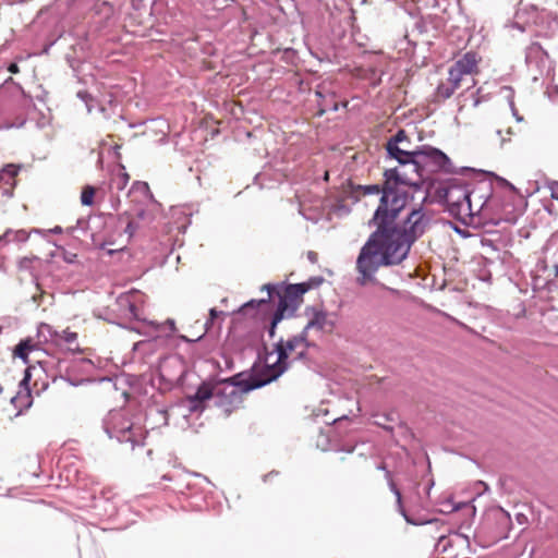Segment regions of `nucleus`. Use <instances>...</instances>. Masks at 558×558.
I'll return each mask as SVG.
<instances>
[{"label":"nucleus","instance_id":"36","mask_svg":"<svg viewBox=\"0 0 558 558\" xmlns=\"http://www.w3.org/2000/svg\"><path fill=\"white\" fill-rule=\"evenodd\" d=\"M96 189L90 184H86L81 192V204L83 206H93L95 203Z\"/></svg>","mask_w":558,"mask_h":558},{"label":"nucleus","instance_id":"51","mask_svg":"<svg viewBox=\"0 0 558 558\" xmlns=\"http://www.w3.org/2000/svg\"><path fill=\"white\" fill-rule=\"evenodd\" d=\"M11 404L19 409V413H22L23 410H26L27 408H22V403L24 402V396H20L19 392H16V395H14L11 400H10Z\"/></svg>","mask_w":558,"mask_h":558},{"label":"nucleus","instance_id":"54","mask_svg":"<svg viewBox=\"0 0 558 558\" xmlns=\"http://www.w3.org/2000/svg\"><path fill=\"white\" fill-rule=\"evenodd\" d=\"M324 277L322 276H313V277H310L306 281L312 289H315V288H318L323 282H324Z\"/></svg>","mask_w":558,"mask_h":558},{"label":"nucleus","instance_id":"26","mask_svg":"<svg viewBox=\"0 0 558 558\" xmlns=\"http://www.w3.org/2000/svg\"><path fill=\"white\" fill-rule=\"evenodd\" d=\"M1 236H7L3 241L5 246L11 242L25 243L29 238V233L24 229L13 230L9 228L4 231L3 234H1Z\"/></svg>","mask_w":558,"mask_h":558},{"label":"nucleus","instance_id":"39","mask_svg":"<svg viewBox=\"0 0 558 558\" xmlns=\"http://www.w3.org/2000/svg\"><path fill=\"white\" fill-rule=\"evenodd\" d=\"M38 259L39 258L37 256H32V257L25 256V257H22V258H20V260L17 263V268L21 271H27L32 276H34L33 263L35 260H38Z\"/></svg>","mask_w":558,"mask_h":558},{"label":"nucleus","instance_id":"47","mask_svg":"<svg viewBox=\"0 0 558 558\" xmlns=\"http://www.w3.org/2000/svg\"><path fill=\"white\" fill-rule=\"evenodd\" d=\"M293 363L294 362H292V359H290V355L277 354V361L275 362V366H277V367L286 366V372H287Z\"/></svg>","mask_w":558,"mask_h":558},{"label":"nucleus","instance_id":"64","mask_svg":"<svg viewBox=\"0 0 558 558\" xmlns=\"http://www.w3.org/2000/svg\"><path fill=\"white\" fill-rule=\"evenodd\" d=\"M344 422H350V418L348 415H342V416L333 420V424H335L336 428H340L341 424Z\"/></svg>","mask_w":558,"mask_h":558},{"label":"nucleus","instance_id":"48","mask_svg":"<svg viewBox=\"0 0 558 558\" xmlns=\"http://www.w3.org/2000/svg\"><path fill=\"white\" fill-rule=\"evenodd\" d=\"M69 368L70 367H66L65 369V375H61L60 378L64 381H66L69 385L73 386V387H78L80 385L88 381L87 379H76V378H73L69 375Z\"/></svg>","mask_w":558,"mask_h":558},{"label":"nucleus","instance_id":"25","mask_svg":"<svg viewBox=\"0 0 558 558\" xmlns=\"http://www.w3.org/2000/svg\"><path fill=\"white\" fill-rule=\"evenodd\" d=\"M37 337L39 340L43 339L45 342L50 339L57 343L59 341L60 332L53 329L49 324L40 323L37 327Z\"/></svg>","mask_w":558,"mask_h":558},{"label":"nucleus","instance_id":"11","mask_svg":"<svg viewBox=\"0 0 558 558\" xmlns=\"http://www.w3.org/2000/svg\"><path fill=\"white\" fill-rule=\"evenodd\" d=\"M287 282L280 283H266L262 287V290L268 293V298L263 299H251L243 303L238 310L236 314L248 317H257L262 314L264 318L267 314V307L271 306V299L276 298L278 292L284 287Z\"/></svg>","mask_w":558,"mask_h":558},{"label":"nucleus","instance_id":"22","mask_svg":"<svg viewBox=\"0 0 558 558\" xmlns=\"http://www.w3.org/2000/svg\"><path fill=\"white\" fill-rule=\"evenodd\" d=\"M292 362H300L302 363L308 371H312L314 373H320L322 365L319 361L314 357L310 351L307 350H301L298 352L293 357Z\"/></svg>","mask_w":558,"mask_h":558},{"label":"nucleus","instance_id":"17","mask_svg":"<svg viewBox=\"0 0 558 558\" xmlns=\"http://www.w3.org/2000/svg\"><path fill=\"white\" fill-rule=\"evenodd\" d=\"M326 315L324 306L307 305L304 308V316L308 318L307 329L325 332Z\"/></svg>","mask_w":558,"mask_h":558},{"label":"nucleus","instance_id":"62","mask_svg":"<svg viewBox=\"0 0 558 558\" xmlns=\"http://www.w3.org/2000/svg\"><path fill=\"white\" fill-rule=\"evenodd\" d=\"M315 350V351H318L319 350V345L315 342V341H312V340H308L306 341L304 344H303V350Z\"/></svg>","mask_w":558,"mask_h":558},{"label":"nucleus","instance_id":"42","mask_svg":"<svg viewBox=\"0 0 558 558\" xmlns=\"http://www.w3.org/2000/svg\"><path fill=\"white\" fill-rule=\"evenodd\" d=\"M131 216H134L137 220H147L148 222L155 220V214L153 210H147L143 207L135 208L134 214H131Z\"/></svg>","mask_w":558,"mask_h":558},{"label":"nucleus","instance_id":"8","mask_svg":"<svg viewBox=\"0 0 558 558\" xmlns=\"http://www.w3.org/2000/svg\"><path fill=\"white\" fill-rule=\"evenodd\" d=\"M512 521L509 512L500 507L489 509L478 530V536L487 546L495 544L508 536Z\"/></svg>","mask_w":558,"mask_h":558},{"label":"nucleus","instance_id":"45","mask_svg":"<svg viewBox=\"0 0 558 558\" xmlns=\"http://www.w3.org/2000/svg\"><path fill=\"white\" fill-rule=\"evenodd\" d=\"M272 353H274V351L272 352L268 351L267 344L264 341H262V344L257 350V357L255 361H258L259 359H262L263 360L262 363H264V364L268 363V359H269V356L272 355Z\"/></svg>","mask_w":558,"mask_h":558},{"label":"nucleus","instance_id":"24","mask_svg":"<svg viewBox=\"0 0 558 558\" xmlns=\"http://www.w3.org/2000/svg\"><path fill=\"white\" fill-rule=\"evenodd\" d=\"M95 4V13L100 16L104 21L108 22L114 16L117 11V3L109 0H97Z\"/></svg>","mask_w":558,"mask_h":558},{"label":"nucleus","instance_id":"21","mask_svg":"<svg viewBox=\"0 0 558 558\" xmlns=\"http://www.w3.org/2000/svg\"><path fill=\"white\" fill-rule=\"evenodd\" d=\"M36 349L33 339L27 337L21 339L13 349V357L20 359L25 365L29 364V353Z\"/></svg>","mask_w":558,"mask_h":558},{"label":"nucleus","instance_id":"32","mask_svg":"<svg viewBox=\"0 0 558 558\" xmlns=\"http://www.w3.org/2000/svg\"><path fill=\"white\" fill-rule=\"evenodd\" d=\"M130 181V175L125 171V167L120 165L119 173L112 179V186H114L118 191H122L125 189Z\"/></svg>","mask_w":558,"mask_h":558},{"label":"nucleus","instance_id":"1","mask_svg":"<svg viewBox=\"0 0 558 558\" xmlns=\"http://www.w3.org/2000/svg\"><path fill=\"white\" fill-rule=\"evenodd\" d=\"M374 194L380 195L379 204L373 218L368 221V226H375L376 229L361 247L355 263L359 272L355 282L362 287L378 282L375 275L384 266V183L356 185L348 181V186L343 190L342 195L337 196L331 204L335 214L340 217L347 216L351 213V206L345 203L347 199H350L353 205L360 201L361 195Z\"/></svg>","mask_w":558,"mask_h":558},{"label":"nucleus","instance_id":"12","mask_svg":"<svg viewBox=\"0 0 558 558\" xmlns=\"http://www.w3.org/2000/svg\"><path fill=\"white\" fill-rule=\"evenodd\" d=\"M72 37L69 51L65 53V61L71 68L73 75L78 77L82 72V65L89 57L90 43L88 37L84 34L77 37Z\"/></svg>","mask_w":558,"mask_h":558},{"label":"nucleus","instance_id":"23","mask_svg":"<svg viewBox=\"0 0 558 558\" xmlns=\"http://www.w3.org/2000/svg\"><path fill=\"white\" fill-rule=\"evenodd\" d=\"M268 314L262 318V314L257 317H252L253 319L257 320H265L269 317L268 326L266 327L267 335L270 339H272L276 336L278 325L286 318L284 314H279L275 311H271L270 307H267Z\"/></svg>","mask_w":558,"mask_h":558},{"label":"nucleus","instance_id":"57","mask_svg":"<svg viewBox=\"0 0 558 558\" xmlns=\"http://www.w3.org/2000/svg\"><path fill=\"white\" fill-rule=\"evenodd\" d=\"M547 187H548V190L550 192V197L553 199L558 201V181H550L547 184Z\"/></svg>","mask_w":558,"mask_h":558},{"label":"nucleus","instance_id":"49","mask_svg":"<svg viewBox=\"0 0 558 558\" xmlns=\"http://www.w3.org/2000/svg\"><path fill=\"white\" fill-rule=\"evenodd\" d=\"M274 353L276 354H284V355H291V351L284 345L283 338H280L275 344H274Z\"/></svg>","mask_w":558,"mask_h":558},{"label":"nucleus","instance_id":"61","mask_svg":"<svg viewBox=\"0 0 558 558\" xmlns=\"http://www.w3.org/2000/svg\"><path fill=\"white\" fill-rule=\"evenodd\" d=\"M204 336H205V333L198 336L195 339H191V338L186 337L185 335H179L178 339H180L181 341L186 342V343H196V342L201 341L204 338Z\"/></svg>","mask_w":558,"mask_h":558},{"label":"nucleus","instance_id":"37","mask_svg":"<svg viewBox=\"0 0 558 558\" xmlns=\"http://www.w3.org/2000/svg\"><path fill=\"white\" fill-rule=\"evenodd\" d=\"M71 367H78L82 372L90 374L92 371L95 368V363L88 357H80L71 362Z\"/></svg>","mask_w":558,"mask_h":558},{"label":"nucleus","instance_id":"46","mask_svg":"<svg viewBox=\"0 0 558 558\" xmlns=\"http://www.w3.org/2000/svg\"><path fill=\"white\" fill-rule=\"evenodd\" d=\"M336 317H337L336 313H329L327 311L325 332L330 333L333 331V329L336 328V325H337Z\"/></svg>","mask_w":558,"mask_h":558},{"label":"nucleus","instance_id":"40","mask_svg":"<svg viewBox=\"0 0 558 558\" xmlns=\"http://www.w3.org/2000/svg\"><path fill=\"white\" fill-rule=\"evenodd\" d=\"M117 108L118 105L112 101H108L106 105H98V111L102 114L105 120H110L116 114Z\"/></svg>","mask_w":558,"mask_h":558},{"label":"nucleus","instance_id":"13","mask_svg":"<svg viewBox=\"0 0 558 558\" xmlns=\"http://www.w3.org/2000/svg\"><path fill=\"white\" fill-rule=\"evenodd\" d=\"M558 10L553 7H543L538 9V4L529 2L527 0H521L519 8L515 13L518 21H522L525 25H538L543 23L545 15L553 16L557 15Z\"/></svg>","mask_w":558,"mask_h":558},{"label":"nucleus","instance_id":"56","mask_svg":"<svg viewBox=\"0 0 558 558\" xmlns=\"http://www.w3.org/2000/svg\"><path fill=\"white\" fill-rule=\"evenodd\" d=\"M26 123V120L25 119H22L17 122H14V123H4V124H0V131L1 130H9V129H13V128H16V129H21L25 125Z\"/></svg>","mask_w":558,"mask_h":558},{"label":"nucleus","instance_id":"43","mask_svg":"<svg viewBox=\"0 0 558 558\" xmlns=\"http://www.w3.org/2000/svg\"><path fill=\"white\" fill-rule=\"evenodd\" d=\"M360 456H369L372 465H374L378 471H384V456L380 452H371L366 453L361 451Z\"/></svg>","mask_w":558,"mask_h":558},{"label":"nucleus","instance_id":"31","mask_svg":"<svg viewBox=\"0 0 558 558\" xmlns=\"http://www.w3.org/2000/svg\"><path fill=\"white\" fill-rule=\"evenodd\" d=\"M20 396H24V402L22 403V408H31L33 404V396L31 389V383L26 379H21L19 383V391Z\"/></svg>","mask_w":558,"mask_h":558},{"label":"nucleus","instance_id":"33","mask_svg":"<svg viewBox=\"0 0 558 558\" xmlns=\"http://www.w3.org/2000/svg\"><path fill=\"white\" fill-rule=\"evenodd\" d=\"M226 313L223 311L217 310L216 307H211L208 313V318L204 324L205 332L208 333L213 330L216 322L225 316Z\"/></svg>","mask_w":558,"mask_h":558},{"label":"nucleus","instance_id":"9","mask_svg":"<svg viewBox=\"0 0 558 558\" xmlns=\"http://www.w3.org/2000/svg\"><path fill=\"white\" fill-rule=\"evenodd\" d=\"M416 182V177L413 182H402L386 170V221L388 225L390 219H395L405 208L410 199L409 185Z\"/></svg>","mask_w":558,"mask_h":558},{"label":"nucleus","instance_id":"59","mask_svg":"<svg viewBox=\"0 0 558 558\" xmlns=\"http://www.w3.org/2000/svg\"><path fill=\"white\" fill-rule=\"evenodd\" d=\"M284 345L291 351L293 352L299 345H301L299 343V341L296 340V338L294 336H291L290 338H288V340L284 341Z\"/></svg>","mask_w":558,"mask_h":558},{"label":"nucleus","instance_id":"5","mask_svg":"<svg viewBox=\"0 0 558 558\" xmlns=\"http://www.w3.org/2000/svg\"><path fill=\"white\" fill-rule=\"evenodd\" d=\"M481 61L482 58L474 51H468L457 59L448 70L447 80L437 85L433 95L434 102H445L453 96L456 90L463 86L474 88Z\"/></svg>","mask_w":558,"mask_h":558},{"label":"nucleus","instance_id":"29","mask_svg":"<svg viewBox=\"0 0 558 558\" xmlns=\"http://www.w3.org/2000/svg\"><path fill=\"white\" fill-rule=\"evenodd\" d=\"M21 170L20 165L7 163L0 170V181L9 184V180H14Z\"/></svg>","mask_w":558,"mask_h":558},{"label":"nucleus","instance_id":"14","mask_svg":"<svg viewBox=\"0 0 558 558\" xmlns=\"http://www.w3.org/2000/svg\"><path fill=\"white\" fill-rule=\"evenodd\" d=\"M417 159L420 161V174L421 177L416 180L418 181L423 174L424 167H429L430 172H437L444 170L449 163V158L446 154L437 148H426L424 150H420L417 155Z\"/></svg>","mask_w":558,"mask_h":558},{"label":"nucleus","instance_id":"4","mask_svg":"<svg viewBox=\"0 0 558 558\" xmlns=\"http://www.w3.org/2000/svg\"><path fill=\"white\" fill-rule=\"evenodd\" d=\"M424 229V214L421 209H412L401 227L391 228L386 222V265L401 263Z\"/></svg>","mask_w":558,"mask_h":558},{"label":"nucleus","instance_id":"18","mask_svg":"<svg viewBox=\"0 0 558 558\" xmlns=\"http://www.w3.org/2000/svg\"><path fill=\"white\" fill-rule=\"evenodd\" d=\"M144 294L141 291L137 290H131L128 293H123L118 296L117 303L120 306V308H128L131 317L134 320L137 322H146L145 319H142L138 315V307L136 305V302L140 301L141 298H143Z\"/></svg>","mask_w":558,"mask_h":558},{"label":"nucleus","instance_id":"27","mask_svg":"<svg viewBox=\"0 0 558 558\" xmlns=\"http://www.w3.org/2000/svg\"><path fill=\"white\" fill-rule=\"evenodd\" d=\"M496 203V197H487L486 195H478L475 191V197L473 198V208L475 214H480L484 210H487L490 206H493Z\"/></svg>","mask_w":558,"mask_h":558},{"label":"nucleus","instance_id":"53","mask_svg":"<svg viewBox=\"0 0 558 558\" xmlns=\"http://www.w3.org/2000/svg\"><path fill=\"white\" fill-rule=\"evenodd\" d=\"M312 329H307V325H305L304 328L298 335H294V337L296 338L301 345H303L306 341L310 340L308 333Z\"/></svg>","mask_w":558,"mask_h":558},{"label":"nucleus","instance_id":"3","mask_svg":"<svg viewBox=\"0 0 558 558\" xmlns=\"http://www.w3.org/2000/svg\"><path fill=\"white\" fill-rule=\"evenodd\" d=\"M420 150L412 149V143L404 130L386 142V170L395 174V179L402 182H413L420 174Z\"/></svg>","mask_w":558,"mask_h":558},{"label":"nucleus","instance_id":"10","mask_svg":"<svg viewBox=\"0 0 558 558\" xmlns=\"http://www.w3.org/2000/svg\"><path fill=\"white\" fill-rule=\"evenodd\" d=\"M475 197V190L469 189L459 183L450 184L445 191V201L451 207V210L457 211L459 215L473 216V198Z\"/></svg>","mask_w":558,"mask_h":558},{"label":"nucleus","instance_id":"19","mask_svg":"<svg viewBox=\"0 0 558 558\" xmlns=\"http://www.w3.org/2000/svg\"><path fill=\"white\" fill-rule=\"evenodd\" d=\"M389 489L392 495V501L396 507V511L399 512L408 523L418 524L417 521L412 519L403 504L402 495L400 489L397 487V484L393 481H389Z\"/></svg>","mask_w":558,"mask_h":558},{"label":"nucleus","instance_id":"50","mask_svg":"<svg viewBox=\"0 0 558 558\" xmlns=\"http://www.w3.org/2000/svg\"><path fill=\"white\" fill-rule=\"evenodd\" d=\"M59 340H63L66 343H73L77 340V333L69 329H65L62 332H60Z\"/></svg>","mask_w":558,"mask_h":558},{"label":"nucleus","instance_id":"63","mask_svg":"<svg viewBox=\"0 0 558 558\" xmlns=\"http://www.w3.org/2000/svg\"><path fill=\"white\" fill-rule=\"evenodd\" d=\"M539 52L545 53V52L543 51L542 47H541L538 44H533V45L530 47V49H529L527 59H530V58H531V56H532L533 53H539Z\"/></svg>","mask_w":558,"mask_h":558},{"label":"nucleus","instance_id":"16","mask_svg":"<svg viewBox=\"0 0 558 558\" xmlns=\"http://www.w3.org/2000/svg\"><path fill=\"white\" fill-rule=\"evenodd\" d=\"M480 104L478 89L465 87L456 97L457 116L456 119H464L469 112L475 109Z\"/></svg>","mask_w":558,"mask_h":558},{"label":"nucleus","instance_id":"28","mask_svg":"<svg viewBox=\"0 0 558 558\" xmlns=\"http://www.w3.org/2000/svg\"><path fill=\"white\" fill-rule=\"evenodd\" d=\"M316 447L318 449H320L322 451H329L330 449L339 450L338 448L331 446L330 429H328L327 433H325L323 429H320L319 435L316 440ZM340 450L351 453L353 451V448H349V449L341 448Z\"/></svg>","mask_w":558,"mask_h":558},{"label":"nucleus","instance_id":"2","mask_svg":"<svg viewBox=\"0 0 558 558\" xmlns=\"http://www.w3.org/2000/svg\"><path fill=\"white\" fill-rule=\"evenodd\" d=\"M238 390L239 387L230 386L226 379L203 380L196 391L186 397V408L190 413H202L207 402L214 399L215 405L222 409L225 417H228L241 401Z\"/></svg>","mask_w":558,"mask_h":558},{"label":"nucleus","instance_id":"35","mask_svg":"<svg viewBox=\"0 0 558 558\" xmlns=\"http://www.w3.org/2000/svg\"><path fill=\"white\" fill-rule=\"evenodd\" d=\"M124 218H128L126 226L123 230L125 234L129 235V238L134 236L135 232L140 228V223L131 216L129 211H124L122 215H120L119 219L122 221Z\"/></svg>","mask_w":558,"mask_h":558},{"label":"nucleus","instance_id":"52","mask_svg":"<svg viewBox=\"0 0 558 558\" xmlns=\"http://www.w3.org/2000/svg\"><path fill=\"white\" fill-rule=\"evenodd\" d=\"M76 97L82 100L84 104L88 102H96V98L88 93L87 90H78L76 94Z\"/></svg>","mask_w":558,"mask_h":558},{"label":"nucleus","instance_id":"58","mask_svg":"<svg viewBox=\"0 0 558 558\" xmlns=\"http://www.w3.org/2000/svg\"><path fill=\"white\" fill-rule=\"evenodd\" d=\"M338 109H339V105L337 102H333L332 105L324 102V104L320 105L319 114H323V113H325L327 111L336 112V111H338Z\"/></svg>","mask_w":558,"mask_h":558},{"label":"nucleus","instance_id":"55","mask_svg":"<svg viewBox=\"0 0 558 558\" xmlns=\"http://www.w3.org/2000/svg\"><path fill=\"white\" fill-rule=\"evenodd\" d=\"M505 135H504V131L502 130H497V135L500 136V145L502 146L506 142H509L510 141V136L512 135V131H511V128H507L506 131H505Z\"/></svg>","mask_w":558,"mask_h":558},{"label":"nucleus","instance_id":"30","mask_svg":"<svg viewBox=\"0 0 558 558\" xmlns=\"http://www.w3.org/2000/svg\"><path fill=\"white\" fill-rule=\"evenodd\" d=\"M135 193H141L143 194L144 196L146 197H149L150 198V202H151V205L154 207H159V203H157L154 198H153V194L150 193V190H149V186L146 182H142V181H135L133 184H132V189L130 191V196L135 194Z\"/></svg>","mask_w":558,"mask_h":558},{"label":"nucleus","instance_id":"6","mask_svg":"<svg viewBox=\"0 0 558 558\" xmlns=\"http://www.w3.org/2000/svg\"><path fill=\"white\" fill-rule=\"evenodd\" d=\"M102 429L110 439L130 444L131 449L144 447L148 435L146 425L134 423L123 410H111L102 420Z\"/></svg>","mask_w":558,"mask_h":558},{"label":"nucleus","instance_id":"60","mask_svg":"<svg viewBox=\"0 0 558 558\" xmlns=\"http://www.w3.org/2000/svg\"><path fill=\"white\" fill-rule=\"evenodd\" d=\"M62 250V258L68 264H73L76 259V254L68 252L65 248L61 247Z\"/></svg>","mask_w":558,"mask_h":558},{"label":"nucleus","instance_id":"15","mask_svg":"<svg viewBox=\"0 0 558 558\" xmlns=\"http://www.w3.org/2000/svg\"><path fill=\"white\" fill-rule=\"evenodd\" d=\"M278 303L275 312L284 314V317L292 318L295 316L296 311L301 305V301L294 295V293L288 289L287 283L276 295Z\"/></svg>","mask_w":558,"mask_h":558},{"label":"nucleus","instance_id":"38","mask_svg":"<svg viewBox=\"0 0 558 558\" xmlns=\"http://www.w3.org/2000/svg\"><path fill=\"white\" fill-rule=\"evenodd\" d=\"M289 290H291L299 301L303 302V295L311 290L307 281L298 283H287Z\"/></svg>","mask_w":558,"mask_h":558},{"label":"nucleus","instance_id":"7","mask_svg":"<svg viewBox=\"0 0 558 558\" xmlns=\"http://www.w3.org/2000/svg\"><path fill=\"white\" fill-rule=\"evenodd\" d=\"M262 362V359L255 361L250 369L239 372L226 378V381H228L230 386L239 387L241 393H248L277 380L286 373V366L277 367L275 363L264 364Z\"/></svg>","mask_w":558,"mask_h":558},{"label":"nucleus","instance_id":"44","mask_svg":"<svg viewBox=\"0 0 558 558\" xmlns=\"http://www.w3.org/2000/svg\"><path fill=\"white\" fill-rule=\"evenodd\" d=\"M88 219L86 218H78L77 221H76V225L73 226V227H70L66 229V232L70 233V234H73L76 230H80L82 231L83 233H85L88 229Z\"/></svg>","mask_w":558,"mask_h":558},{"label":"nucleus","instance_id":"41","mask_svg":"<svg viewBox=\"0 0 558 558\" xmlns=\"http://www.w3.org/2000/svg\"><path fill=\"white\" fill-rule=\"evenodd\" d=\"M149 325H151L155 330L157 331H160L162 330L165 327H168L169 330H170V333L166 335V337H170L171 333H174L177 331V327H175V320L172 319V318H167L166 322L163 324H159L157 322H147Z\"/></svg>","mask_w":558,"mask_h":558},{"label":"nucleus","instance_id":"20","mask_svg":"<svg viewBox=\"0 0 558 558\" xmlns=\"http://www.w3.org/2000/svg\"><path fill=\"white\" fill-rule=\"evenodd\" d=\"M145 423L154 429L156 426H167L169 424V414L166 409L150 408L146 412Z\"/></svg>","mask_w":558,"mask_h":558},{"label":"nucleus","instance_id":"34","mask_svg":"<svg viewBox=\"0 0 558 558\" xmlns=\"http://www.w3.org/2000/svg\"><path fill=\"white\" fill-rule=\"evenodd\" d=\"M461 541L468 543V538L459 533H454L450 536H441L438 541V547H440L442 551H447L449 546Z\"/></svg>","mask_w":558,"mask_h":558}]
</instances>
